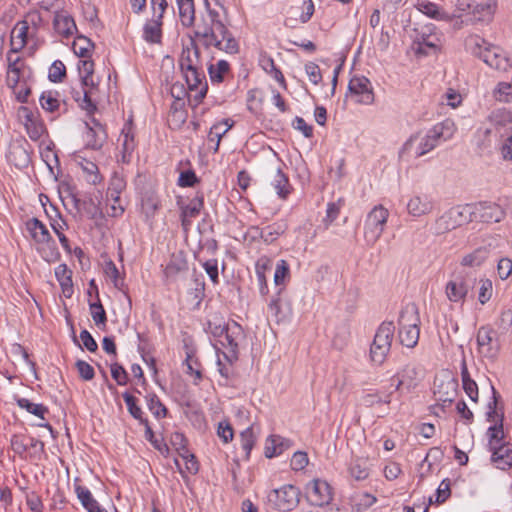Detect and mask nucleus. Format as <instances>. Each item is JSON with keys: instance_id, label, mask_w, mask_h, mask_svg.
Returning a JSON list of instances; mask_svg holds the SVG:
<instances>
[{"instance_id": "nucleus-1", "label": "nucleus", "mask_w": 512, "mask_h": 512, "mask_svg": "<svg viewBox=\"0 0 512 512\" xmlns=\"http://www.w3.org/2000/svg\"><path fill=\"white\" fill-rule=\"evenodd\" d=\"M179 65L189 90L196 91L197 98H204L207 92V82L200 58V50L193 40L183 48Z\"/></svg>"}, {"instance_id": "nucleus-2", "label": "nucleus", "mask_w": 512, "mask_h": 512, "mask_svg": "<svg viewBox=\"0 0 512 512\" xmlns=\"http://www.w3.org/2000/svg\"><path fill=\"white\" fill-rule=\"evenodd\" d=\"M455 131L456 126L454 122L450 119H446L434 125L424 136H411L404 144L403 151L412 150L414 143H416L414 149L415 156L422 157L440 143L451 139Z\"/></svg>"}, {"instance_id": "nucleus-3", "label": "nucleus", "mask_w": 512, "mask_h": 512, "mask_svg": "<svg viewBox=\"0 0 512 512\" xmlns=\"http://www.w3.org/2000/svg\"><path fill=\"white\" fill-rule=\"evenodd\" d=\"M195 36L203 40V44L209 48L215 47L220 51L229 54L238 52L239 46L235 38H223L220 35V30L216 28V22L202 16L200 22L196 25Z\"/></svg>"}, {"instance_id": "nucleus-4", "label": "nucleus", "mask_w": 512, "mask_h": 512, "mask_svg": "<svg viewBox=\"0 0 512 512\" xmlns=\"http://www.w3.org/2000/svg\"><path fill=\"white\" fill-rule=\"evenodd\" d=\"M475 208L472 205H458L437 217L432 225L435 235H442L473 220Z\"/></svg>"}, {"instance_id": "nucleus-5", "label": "nucleus", "mask_w": 512, "mask_h": 512, "mask_svg": "<svg viewBox=\"0 0 512 512\" xmlns=\"http://www.w3.org/2000/svg\"><path fill=\"white\" fill-rule=\"evenodd\" d=\"M469 45L472 53L481 58L489 67L500 71H507L511 67L502 48L489 44L480 37H471Z\"/></svg>"}, {"instance_id": "nucleus-6", "label": "nucleus", "mask_w": 512, "mask_h": 512, "mask_svg": "<svg viewBox=\"0 0 512 512\" xmlns=\"http://www.w3.org/2000/svg\"><path fill=\"white\" fill-rule=\"evenodd\" d=\"M398 324V337L400 343L407 348L415 347L420 335V318L418 309L414 304L406 305L402 309Z\"/></svg>"}, {"instance_id": "nucleus-7", "label": "nucleus", "mask_w": 512, "mask_h": 512, "mask_svg": "<svg viewBox=\"0 0 512 512\" xmlns=\"http://www.w3.org/2000/svg\"><path fill=\"white\" fill-rule=\"evenodd\" d=\"M395 326L393 322H383L376 330L370 346V359L375 365H382L390 350L394 338Z\"/></svg>"}, {"instance_id": "nucleus-8", "label": "nucleus", "mask_w": 512, "mask_h": 512, "mask_svg": "<svg viewBox=\"0 0 512 512\" xmlns=\"http://www.w3.org/2000/svg\"><path fill=\"white\" fill-rule=\"evenodd\" d=\"M411 38V48L418 55H428L431 52H436L441 46L440 37L435 32L433 24L414 28Z\"/></svg>"}, {"instance_id": "nucleus-9", "label": "nucleus", "mask_w": 512, "mask_h": 512, "mask_svg": "<svg viewBox=\"0 0 512 512\" xmlns=\"http://www.w3.org/2000/svg\"><path fill=\"white\" fill-rule=\"evenodd\" d=\"M388 217L389 210L381 204L374 206L367 214L364 221V239L368 245L373 246L380 239Z\"/></svg>"}, {"instance_id": "nucleus-10", "label": "nucleus", "mask_w": 512, "mask_h": 512, "mask_svg": "<svg viewBox=\"0 0 512 512\" xmlns=\"http://www.w3.org/2000/svg\"><path fill=\"white\" fill-rule=\"evenodd\" d=\"M217 330L220 334H224L223 339H220V344L227 348L228 351L224 353V357L233 362L238 358L239 343L244 339V331L242 327L235 321L227 325H219Z\"/></svg>"}, {"instance_id": "nucleus-11", "label": "nucleus", "mask_w": 512, "mask_h": 512, "mask_svg": "<svg viewBox=\"0 0 512 512\" xmlns=\"http://www.w3.org/2000/svg\"><path fill=\"white\" fill-rule=\"evenodd\" d=\"M494 330L491 326H481L476 334L477 351L479 355L489 361L494 362L501 350V345L493 337Z\"/></svg>"}, {"instance_id": "nucleus-12", "label": "nucleus", "mask_w": 512, "mask_h": 512, "mask_svg": "<svg viewBox=\"0 0 512 512\" xmlns=\"http://www.w3.org/2000/svg\"><path fill=\"white\" fill-rule=\"evenodd\" d=\"M125 181L119 177L114 176L110 182L106 192V198L108 202L107 214L110 217H120L123 215L125 208L121 202L120 195L125 189Z\"/></svg>"}, {"instance_id": "nucleus-13", "label": "nucleus", "mask_w": 512, "mask_h": 512, "mask_svg": "<svg viewBox=\"0 0 512 512\" xmlns=\"http://www.w3.org/2000/svg\"><path fill=\"white\" fill-rule=\"evenodd\" d=\"M299 490L293 485H284L280 489L273 490L268 498L279 511H290L299 502Z\"/></svg>"}, {"instance_id": "nucleus-14", "label": "nucleus", "mask_w": 512, "mask_h": 512, "mask_svg": "<svg viewBox=\"0 0 512 512\" xmlns=\"http://www.w3.org/2000/svg\"><path fill=\"white\" fill-rule=\"evenodd\" d=\"M348 90L359 104L370 105L374 101V93L371 82L365 76H354L350 79Z\"/></svg>"}, {"instance_id": "nucleus-15", "label": "nucleus", "mask_w": 512, "mask_h": 512, "mask_svg": "<svg viewBox=\"0 0 512 512\" xmlns=\"http://www.w3.org/2000/svg\"><path fill=\"white\" fill-rule=\"evenodd\" d=\"M306 495L312 505L323 506L332 500V489L327 481L314 479L307 484Z\"/></svg>"}, {"instance_id": "nucleus-16", "label": "nucleus", "mask_w": 512, "mask_h": 512, "mask_svg": "<svg viewBox=\"0 0 512 512\" xmlns=\"http://www.w3.org/2000/svg\"><path fill=\"white\" fill-rule=\"evenodd\" d=\"M491 127L485 128L483 131L484 137L487 138L493 131L503 136L507 133H512V112L506 109H498L493 111L489 118Z\"/></svg>"}, {"instance_id": "nucleus-17", "label": "nucleus", "mask_w": 512, "mask_h": 512, "mask_svg": "<svg viewBox=\"0 0 512 512\" xmlns=\"http://www.w3.org/2000/svg\"><path fill=\"white\" fill-rule=\"evenodd\" d=\"M17 117L32 140L36 141L43 135L45 127L39 120L37 113L26 106H21L17 111Z\"/></svg>"}, {"instance_id": "nucleus-18", "label": "nucleus", "mask_w": 512, "mask_h": 512, "mask_svg": "<svg viewBox=\"0 0 512 512\" xmlns=\"http://www.w3.org/2000/svg\"><path fill=\"white\" fill-rule=\"evenodd\" d=\"M267 180L274 187L276 194L281 199H286L292 191L288 176L282 171L281 165H271L266 174Z\"/></svg>"}, {"instance_id": "nucleus-19", "label": "nucleus", "mask_w": 512, "mask_h": 512, "mask_svg": "<svg viewBox=\"0 0 512 512\" xmlns=\"http://www.w3.org/2000/svg\"><path fill=\"white\" fill-rule=\"evenodd\" d=\"M435 208L433 198L428 194H415L407 202L406 209L413 218L429 215Z\"/></svg>"}, {"instance_id": "nucleus-20", "label": "nucleus", "mask_w": 512, "mask_h": 512, "mask_svg": "<svg viewBox=\"0 0 512 512\" xmlns=\"http://www.w3.org/2000/svg\"><path fill=\"white\" fill-rule=\"evenodd\" d=\"M30 32L29 18L17 22L11 32V52L18 53L27 44Z\"/></svg>"}, {"instance_id": "nucleus-21", "label": "nucleus", "mask_w": 512, "mask_h": 512, "mask_svg": "<svg viewBox=\"0 0 512 512\" xmlns=\"http://www.w3.org/2000/svg\"><path fill=\"white\" fill-rule=\"evenodd\" d=\"M457 382L453 378L448 377L445 380L435 381L434 396L437 402H448L451 406L457 393Z\"/></svg>"}, {"instance_id": "nucleus-22", "label": "nucleus", "mask_w": 512, "mask_h": 512, "mask_svg": "<svg viewBox=\"0 0 512 512\" xmlns=\"http://www.w3.org/2000/svg\"><path fill=\"white\" fill-rule=\"evenodd\" d=\"M92 124L90 126L86 123L85 145L92 150H98L106 140V132L104 127L95 119H92Z\"/></svg>"}, {"instance_id": "nucleus-23", "label": "nucleus", "mask_w": 512, "mask_h": 512, "mask_svg": "<svg viewBox=\"0 0 512 512\" xmlns=\"http://www.w3.org/2000/svg\"><path fill=\"white\" fill-rule=\"evenodd\" d=\"M469 292L467 281L462 277H457L447 282L445 286V294L449 301L455 303H463Z\"/></svg>"}, {"instance_id": "nucleus-24", "label": "nucleus", "mask_w": 512, "mask_h": 512, "mask_svg": "<svg viewBox=\"0 0 512 512\" xmlns=\"http://www.w3.org/2000/svg\"><path fill=\"white\" fill-rule=\"evenodd\" d=\"M53 26L59 35L69 38L77 31L74 19L65 11L57 12L54 16Z\"/></svg>"}, {"instance_id": "nucleus-25", "label": "nucleus", "mask_w": 512, "mask_h": 512, "mask_svg": "<svg viewBox=\"0 0 512 512\" xmlns=\"http://www.w3.org/2000/svg\"><path fill=\"white\" fill-rule=\"evenodd\" d=\"M491 452L497 468L505 470L512 466V444L505 442L491 449Z\"/></svg>"}, {"instance_id": "nucleus-26", "label": "nucleus", "mask_w": 512, "mask_h": 512, "mask_svg": "<svg viewBox=\"0 0 512 512\" xmlns=\"http://www.w3.org/2000/svg\"><path fill=\"white\" fill-rule=\"evenodd\" d=\"M7 159L17 168L27 167L30 162V156L24 145L20 142L10 144L7 153Z\"/></svg>"}, {"instance_id": "nucleus-27", "label": "nucleus", "mask_w": 512, "mask_h": 512, "mask_svg": "<svg viewBox=\"0 0 512 512\" xmlns=\"http://www.w3.org/2000/svg\"><path fill=\"white\" fill-rule=\"evenodd\" d=\"M92 87H86L80 83V88H72V97L79 104V106L89 113L96 110V104L92 101L93 91Z\"/></svg>"}, {"instance_id": "nucleus-28", "label": "nucleus", "mask_w": 512, "mask_h": 512, "mask_svg": "<svg viewBox=\"0 0 512 512\" xmlns=\"http://www.w3.org/2000/svg\"><path fill=\"white\" fill-rule=\"evenodd\" d=\"M415 8L429 18L437 21H450L452 19L451 16L437 4L427 0H418L415 4Z\"/></svg>"}, {"instance_id": "nucleus-29", "label": "nucleus", "mask_w": 512, "mask_h": 512, "mask_svg": "<svg viewBox=\"0 0 512 512\" xmlns=\"http://www.w3.org/2000/svg\"><path fill=\"white\" fill-rule=\"evenodd\" d=\"M26 228L32 239L37 243L48 244L52 240L47 227L37 218L29 219L26 223Z\"/></svg>"}, {"instance_id": "nucleus-30", "label": "nucleus", "mask_w": 512, "mask_h": 512, "mask_svg": "<svg viewBox=\"0 0 512 512\" xmlns=\"http://www.w3.org/2000/svg\"><path fill=\"white\" fill-rule=\"evenodd\" d=\"M188 263L182 252L173 253L166 265L165 275L167 278L175 279L179 274L187 271Z\"/></svg>"}, {"instance_id": "nucleus-31", "label": "nucleus", "mask_w": 512, "mask_h": 512, "mask_svg": "<svg viewBox=\"0 0 512 512\" xmlns=\"http://www.w3.org/2000/svg\"><path fill=\"white\" fill-rule=\"evenodd\" d=\"M71 202L78 212L84 213L90 219H96L100 215L99 207L92 198L79 199L72 195Z\"/></svg>"}, {"instance_id": "nucleus-32", "label": "nucleus", "mask_w": 512, "mask_h": 512, "mask_svg": "<svg viewBox=\"0 0 512 512\" xmlns=\"http://www.w3.org/2000/svg\"><path fill=\"white\" fill-rule=\"evenodd\" d=\"M55 277L59 282L65 297H71L73 293L72 271L66 264H60L55 268Z\"/></svg>"}, {"instance_id": "nucleus-33", "label": "nucleus", "mask_w": 512, "mask_h": 512, "mask_svg": "<svg viewBox=\"0 0 512 512\" xmlns=\"http://www.w3.org/2000/svg\"><path fill=\"white\" fill-rule=\"evenodd\" d=\"M178 14L184 27H191L195 23L194 0H176Z\"/></svg>"}, {"instance_id": "nucleus-34", "label": "nucleus", "mask_w": 512, "mask_h": 512, "mask_svg": "<svg viewBox=\"0 0 512 512\" xmlns=\"http://www.w3.org/2000/svg\"><path fill=\"white\" fill-rule=\"evenodd\" d=\"M163 21L151 18L143 27V38L149 43H160L162 37Z\"/></svg>"}, {"instance_id": "nucleus-35", "label": "nucleus", "mask_w": 512, "mask_h": 512, "mask_svg": "<svg viewBox=\"0 0 512 512\" xmlns=\"http://www.w3.org/2000/svg\"><path fill=\"white\" fill-rule=\"evenodd\" d=\"M289 447V441L281 436L272 435L266 440L265 456L272 458L283 453Z\"/></svg>"}, {"instance_id": "nucleus-36", "label": "nucleus", "mask_w": 512, "mask_h": 512, "mask_svg": "<svg viewBox=\"0 0 512 512\" xmlns=\"http://www.w3.org/2000/svg\"><path fill=\"white\" fill-rule=\"evenodd\" d=\"M78 70L80 74L81 83L86 87L97 88V83L94 81V63L87 58L82 59L78 63Z\"/></svg>"}, {"instance_id": "nucleus-37", "label": "nucleus", "mask_w": 512, "mask_h": 512, "mask_svg": "<svg viewBox=\"0 0 512 512\" xmlns=\"http://www.w3.org/2000/svg\"><path fill=\"white\" fill-rule=\"evenodd\" d=\"M490 250L486 246L479 247L473 252L465 255L461 260V265L466 267H479L488 258Z\"/></svg>"}, {"instance_id": "nucleus-38", "label": "nucleus", "mask_w": 512, "mask_h": 512, "mask_svg": "<svg viewBox=\"0 0 512 512\" xmlns=\"http://www.w3.org/2000/svg\"><path fill=\"white\" fill-rule=\"evenodd\" d=\"M232 126L233 122L229 123V120L226 119L218 123H215L210 128V132L208 134V141L215 143V146L213 148L214 152L218 151L222 137L232 128Z\"/></svg>"}, {"instance_id": "nucleus-39", "label": "nucleus", "mask_w": 512, "mask_h": 512, "mask_svg": "<svg viewBox=\"0 0 512 512\" xmlns=\"http://www.w3.org/2000/svg\"><path fill=\"white\" fill-rule=\"evenodd\" d=\"M497 0H485L477 4L473 9V14L478 21H490L496 11Z\"/></svg>"}, {"instance_id": "nucleus-40", "label": "nucleus", "mask_w": 512, "mask_h": 512, "mask_svg": "<svg viewBox=\"0 0 512 512\" xmlns=\"http://www.w3.org/2000/svg\"><path fill=\"white\" fill-rule=\"evenodd\" d=\"M205 11L206 14L204 16H206L207 19H211L212 22H216V28L220 30L221 37L234 38L233 35L228 30V28L226 27V25L223 23L220 12L217 11L215 8H212V3H210L209 0H205Z\"/></svg>"}, {"instance_id": "nucleus-41", "label": "nucleus", "mask_w": 512, "mask_h": 512, "mask_svg": "<svg viewBox=\"0 0 512 512\" xmlns=\"http://www.w3.org/2000/svg\"><path fill=\"white\" fill-rule=\"evenodd\" d=\"M349 473L357 481L365 480L370 473V467L367 459L356 458L349 466Z\"/></svg>"}, {"instance_id": "nucleus-42", "label": "nucleus", "mask_w": 512, "mask_h": 512, "mask_svg": "<svg viewBox=\"0 0 512 512\" xmlns=\"http://www.w3.org/2000/svg\"><path fill=\"white\" fill-rule=\"evenodd\" d=\"M480 217L485 222H499L504 216L502 208L494 203L480 205Z\"/></svg>"}, {"instance_id": "nucleus-43", "label": "nucleus", "mask_w": 512, "mask_h": 512, "mask_svg": "<svg viewBox=\"0 0 512 512\" xmlns=\"http://www.w3.org/2000/svg\"><path fill=\"white\" fill-rule=\"evenodd\" d=\"M419 379V371L417 367L413 365H407L400 374V377L395 385V390H399L402 386L406 385L411 388L416 385V381Z\"/></svg>"}, {"instance_id": "nucleus-44", "label": "nucleus", "mask_w": 512, "mask_h": 512, "mask_svg": "<svg viewBox=\"0 0 512 512\" xmlns=\"http://www.w3.org/2000/svg\"><path fill=\"white\" fill-rule=\"evenodd\" d=\"M122 146V160L128 162V157L131 155L135 148L134 136L131 132V127H124L118 139Z\"/></svg>"}, {"instance_id": "nucleus-45", "label": "nucleus", "mask_w": 512, "mask_h": 512, "mask_svg": "<svg viewBox=\"0 0 512 512\" xmlns=\"http://www.w3.org/2000/svg\"><path fill=\"white\" fill-rule=\"evenodd\" d=\"M93 48L94 44L85 36L76 37L72 45L74 53L83 59L91 56Z\"/></svg>"}, {"instance_id": "nucleus-46", "label": "nucleus", "mask_w": 512, "mask_h": 512, "mask_svg": "<svg viewBox=\"0 0 512 512\" xmlns=\"http://www.w3.org/2000/svg\"><path fill=\"white\" fill-rule=\"evenodd\" d=\"M74 491L76 493V496L82 506L86 508L87 506L97 502V500L93 497L91 491L81 485V480L79 478L74 479Z\"/></svg>"}, {"instance_id": "nucleus-47", "label": "nucleus", "mask_w": 512, "mask_h": 512, "mask_svg": "<svg viewBox=\"0 0 512 512\" xmlns=\"http://www.w3.org/2000/svg\"><path fill=\"white\" fill-rule=\"evenodd\" d=\"M257 439V435L254 432L253 427H248L244 431L241 432L240 442L241 447L245 452V458L249 459L251 450L253 449L255 442Z\"/></svg>"}, {"instance_id": "nucleus-48", "label": "nucleus", "mask_w": 512, "mask_h": 512, "mask_svg": "<svg viewBox=\"0 0 512 512\" xmlns=\"http://www.w3.org/2000/svg\"><path fill=\"white\" fill-rule=\"evenodd\" d=\"M17 405L20 408L27 410L29 413H31L41 419H44L45 414L48 412L47 407L44 406L43 404L33 403L29 399H26V398L17 399Z\"/></svg>"}, {"instance_id": "nucleus-49", "label": "nucleus", "mask_w": 512, "mask_h": 512, "mask_svg": "<svg viewBox=\"0 0 512 512\" xmlns=\"http://www.w3.org/2000/svg\"><path fill=\"white\" fill-rule=\"evenodd\" d=\"M229 70V64L225 60H219L215 65L210 64L208 72L212 82L220 83L224 79V75Z\"/></svg>"}, {"instance_id": "nucleus-50", "label": "nucleus", "mask_w": 512, "mask_h": 512, "mask_svg": "<svg viewBox=\"0 0 512 512\" xmlns=\"http://www.w3.org/2000/svg\"><path fill=\"white\" fill-rule=\"evenodd\" d=\"M487 435L489 438L490 450L495 448L496 446H499L504 443L503 442L504 431H503V425H502V418L500 419L499 424H495L488 428Z\"/></svg>"}, {"instance_id": "nucleus-51", "label": "nucleus", "mask_w": 512, "mask_h": 512, "mask_svg": "<svg viewBox=\"0 0 512 512\" xmlns=\"http://www.w3.org/2000/svg\"><path fill=\"white\" fill-rule=\"evenodd\" d=\"M89 309L95 325L98 327L105 326L107 322V316L103 305L100 303V300L98 299L97 302H90Z\"/></svg>"}, {"instance_id": "nucleus-52", "label": "nucleus", "mask_w": 512, "mask_h": 512, "mask_svg": "<svg viewBox=\"0 0 512 512\" xmlns=\"http://www.w3.org/2000/svg\"><path fill=\"white\" fill-rule=\"evenodd\" d=\"M146 402L149 410L152 412V414L157 418H162L166 416L167 409L166 407L161 403L159 397L154 394H148L146 396Z\"/></svg>"}, {"instance_id": "nucleus-53", "label": "nucleus", "mask_w": 512, "mask_h": 512, "mask_svg": "<svg viewBox=\"0 0 512 512\" xmlns=\"http://www.w3.org/2000/svg\"><path fill=\"white\" fill-rule=\"evenodd\" d=\"M40 105L47 112H56L60 107V101L52 91L43 92L40 96Z\"/></svg>"}, {"instance_id": "nucleus-54", "label": "nucleus", "mask_w": 512, "mask_h": 512, "mask_svg": "<svg viewBox=\"0 0 512 512\" xmlns=\"http://www.w3.org/2000/svg\"><path fill=\"white\" fill-rule=\"evenodd\" d=\"M495 325L500 334H506L512 328V310L505 309L501 311L499 317L495 321Z\"/></svg>"}, {"instance_id": "nucleus-55", "label": "nucleus", "mask_w": 512, "mask_h": 512, "mask_svg": "<svg viewBox=\"0 0 512 512\" xmlns=\"http://www.w3.org/2000/svg\"><path fill=\"white\" fill-rule=\"evenodd\" d=\"M203 208V198L196 197L189 204L181 208V216L196 218Z\"/></svg>"}, {"instance_id": "nucleus-56", "label": "nucleus", "mask_w": 512, "mask_h": 512, "mask_svg": "<svg viewBox=\"0 0 512 512\" xmlns=\"http://www.w3.org/2000/svg\"><path fill=\"white\" fill-rule=\"evenodd\" d=\"M268 262V258H261L256 265V276L260 287V293L262 295H266L268 293L267 280L264 273V270Z\"/></svg>"}, {"instance_id": "nucleus-57", "label": "nucleus", "mask_w": 512, "mask_h": 512, "mask_svg": "<svg viewBox=\"0 0 512 512\" xmlns=\"http://www.w3.org/2000/svg\"><path fill=\"white\" fill-rule=\"evenodd\" d=\"M493 294V284L488 278H482L479 280V295L478 300L481 304L487 303Z\"/></svg>"}, {"instance_id": "nucleus-58", "label": "nucleus", "mask_w": 512, "mask_h": 512, "mask_svg": "<svg viewBox=\"0 0 512 512\" xmlns=\"http://www.w3.org/2000/svg\"><path fill=\"white\" fill-rule=\"evenodd\" d=\"M124 402L128 408L129 413L140 422H144L142 415L143 412L141 408L136 404V398L129 394L128 392L123 393Z\"/></svg>"}, {"instance_id": "nucleus-59", "label": "nucleus", "mask_w": 512, "mask_h": 512, "mask_svg": "<svg viewBox=\"0 0 512 512\" xmlns=\"http://www.w3.org/2000/svg\"><path fill=\"white\" fill-rule=\"evenodd\" d=\"M66 76V67L64 63L60 60H56L52 63L49 69V80L58 83L62 82L63 78Z\"/></svg>"}, {"instance_id": "nucleus-60", "label": "nucleus", "mask_w": 512, "mask_h": 512, "mask_svg": "<svg viewBox=\"0 0 512 512\" xmlns=\"http://www.w3.org/2000/svg\"><path fill=\"white\" fill-rule=\"evenodd\" d=\"M171 444L176 448L181 458L189 456V450L186 447V438L180 432H175L171 435Z\"/></svg>"}, {"instance_id": "nucleus-61", "label": "nucleus", "mask_w": 512, "mask_h": 512, "mask_svg": "<svg viewBox=\"0 0 512 512\" xmlns=\"http://www.w3.org/2000/svg\"><path fill=\"white\" fill-rule=\"evenodd\" d=\"M494 95L501 102L512 101V83L500 82L495 89Z\"/></svg>"}, {"instance_id": "nucleus-62", "label": "nucleus", "mask_w": 512, "mask_h": 512, "mask_svg": "<svg viewBox=\"0 0 512 512\" xmlns=\"http://www.w3.org/2000/svg\"><path fill=\"white\" fill-rule=\"evenodd\" d=\"M289 276V265L286 260L281 259L277 262L275 273H274V282L275 284L282 285L284 284L286 278Z\"/></svg>"}, {"instance_id": "nucleus-63", "label": "nucleus", "mask_w": 512, "mask_h": 512, "mask_svg": "<svg viewBox=\"0 0 512 512\" xmlns=\"http://www.w3.org/2000/svg\"><path fill=\"white\" fill-rule=\"evenodd\" d=\"M142 211L146 217H152L159 207V201L154 195H146L142 199Z\"/></svg>"}, {"instance_id": "nucleus-64", "label": "nucleus", "mask_w": 512, "mask_h": 512, "mask_svg": "<svg viewBox=\"0 0 512 512\" xmlns=\"http://www.w3.org/2000/svg\"><path fill=\"white\" fill-rule=\"evenodd\" d=\"M24 73V70L8 69L6 78L8 87L10 89L19 87V84L26 81Z\"/></svg>"}]
</instances>
